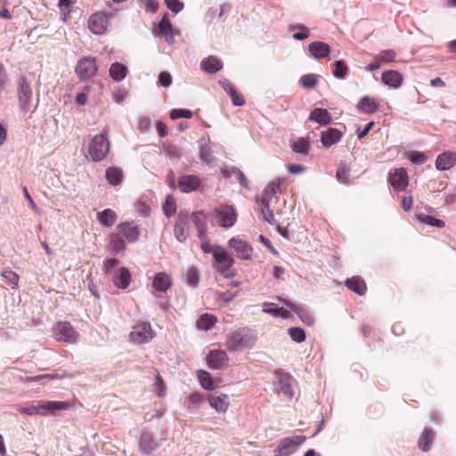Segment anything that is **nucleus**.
Returning <instances> with one entry per match:
<instances>
[{"instance_id":"obj_46","label":"nucleus","mask_w":456,"mask_h":456,"mask_svg":"<svg viewBox=\"0 0 456 456\" xmlns=\"http://www.w3.org/2000/svg\"><path fill=\"white\" fill-rule=\"evenodd\" d=\"M292 149L297 153L306 155L308 153L309 145L305 139L299 138L293 142Z\"/></svg>"},{"instance_id":"obj_13","label":"nucleus","mask_w":456,"mask_h":456,"mask_svg":"<svg viewBox=\"0 0 456 456\" xmlns=\"http://www.w3.org/2000/svg\"><path fill=\"white\" fill-rule=\"evenodd\" d=\"M32 89L29 84L23 78L19 81L18 98L20 107L23 111H28L30 107Z\"/></svg>"},{"instance_id":"obj_35","label":"nucleus","mask_w":456,"mask_h":456,"mask_svg":"<svg viewBox=\"0 0 456 456\" xmlns=\"http://www.w3.org/2000/svg\"><path fill=\"white\" fill-rule=\"evenodd\" d=\"M127 74V68L121 63L115 62L112 63L110 68V76L112 79L116 81L123 80Z\"/></svg>"},{"instance_id":"obj_1","label":"nucleus","mask_w":456,"mask_h":456,"mask_svg":"<svg viewBox=\"0 0 456 456\" xmlns=\"http://www.w3.org/2000/svg\"><path fill=\"white\" fill-rule=\"evenodd\" d=\"M256 335L248 328H241L229 334L225 346L229 351H239L255 345Z\"/></svg>"},{"instance_id":"obj_49","label":"nucleus","mask_w":456,"mask_h":456,"mask_svg":"<svg viewBox=\"0 0 456 456\" xmlns=\"http://www.w3.org/2000/svg\"><path fill=\"white\" fill-rule=\"evenodd\" d=\"M334 70H333V75L334 77H338V78H344L347 73V67L346 65L344 63L343 61H336L334 62Z\"/></svg>"},{"instance_id":"obj_8","label":"nucleus","mask_w":456,"mask_h":456,"mask_svg":"<svg viewBox=\"0 0 456 456\" xmlns=\"http://www.w3.org/2000/svg\"><path fill=\"white\" fill-rule=\"evenodd\" d=\"M190 214L186 210H181L178 213L177 220L175 224V236L176 240L180 242H183L188 235L190 231Z\"/></svg>"},{"instance_id":"obj_25","label":"nucleus","mask_w":456,"mask_h":456,"mask_svg":"<svg viewBox=\"0 0 456 456\" xmlns=\"http://www.w3.org/2000/svg\"><path fill=\"white\" fill-rule=\"evenodd\" d=\"M341 136L342 134L339 130L336 128H328L327 130L322 132L321 141L326 148H329L338 142L341 139Z\"/></svg>"},{"instance_id":"obj_17","label":"nucleus","mask_w":456,"mask_h":456,"mask_svg":"<svg viewBox=\"0 0 456 456\" xmlns=\"http://www.w3.org/2000/svg\"><path fill=\"white\" fill-rule=\"evenodd\" d=\"M228 245L231 248L234 249L238 257L242 259H249L252 253L251 247L244 240L239 238H232Z\"/></svg>"},{"instance_id":"obj_48","label":"nucleus","mask_w":456,"mask_h":456,"mask_svg":"<svg viewBox=\"0 0 456 456\" xmlns=\"http://www.w3.org/2000/svg\"><path fill=\"white\" fill-rule=\"evenodd\" d=\"M289 334L295 342L301 343L305 339V333L303 329L293 327L289 329Z\"/></svg>"},{"instance_id":"obj_62","label":"nucleus","mask_w":456,"mask_h":456,"mask_svg":"<svg viewBox=\"0 0 456 456\" xmlns=\"http://www.w3.org/2000/svg\"><path fill=\"white\" fill-rule=\"evenodd\" d=\"M229 95L231 96L232 103L235 106L244 105L245 100H244L243 96L240 94H239L235 88L233 90H232L231 92H229Z\"/></svg>"},{"instance_id":"obj_36","label":"nucleus","mask_w":456,"mask_h":456,"mask_svg":"<svg viewBox=\"0 0 456 456\" xmlns=\"http://www.w3.org/2000/svg\"><path fill=\"white\" fill-rule=\"evenodd\" d=\"M192 221L197 228L198 237L200 240H203L206 235V218L201 212L193 214Z\"/></svg>"},{"instance_id":"obj_23","label":"nucleus","mask_w":456,"mask_h":456,"mask_svg":"<svg viewBox=\"0 0 456 456\" xmlns=\"http://www.w3.org/2000/svg\"><path fill=\"white\" fill-rule=\"evenodd\" d=\"M379 102L369 96H363L361 98L357 104V109L361 113L363 114H373L379 110Z\"/></svg>"},{"instance_id":"obj_30","label":"nucleus","mask_w":456,"mask_h":456,"mask_svg":"<svg viewBox=\"0 0 456 456\" xmlns=\"http://www.w3.org/2000/svg\"><path fill=\"white\" fill-rule=\"evenodd\" d=\"M159 29L160 34L165 37L166 42L168 45H172L175 42L173 36L172 26L167 16H164L159 23Z\"/></svg>"},{"instance_id":"obj_27","label":"nucleus","mask_w":456,"mask_h":456,"mask_svg":"<svg viewBox=\"0 0 456 456\" xmlns=\"http://www.w3.org/2000/svg\"><path fill=\"white\" fill-rule=\"evenodd\" d=\"M381 78L382 82L391 88L400 87L403 82L402 75L395 70L383 72Z\"/></svg>"},{"instance_id":"obj_5","label":"nucleus","mask_w":456,"mask_h":456,"mask_svg":"<svg viewBox=\"0 0 456 456\" xmlns=\"http://www.w3.org/2000/svg\"><path fill=\"white\" fill-rule=\"evenodd\" d=\"M305 440V437L301 436H294L282 439L274 451L275 456H289L293 454Z\"/></svg>"},{"instance_id":"obj_41","label":"nucleus","mask_w":456,"mask_h":456,"mask_svg":"<svg viewBox=\"0 0 456 456\" xmlns=\"http://www.w3.org/2000/svg\"><path fill=\"white\" fill-rule=\"evenodd\" d=\"M197 376L203 388H205L206 390L214 389L213 380L210 377V374L208 371L200 370L197 371Z\"/></svg>"},{"instance_id":"obj_18","label":"nucleus","mask_w":456,"mask_h":456,"mask_svg":"<svg viewBox=\"0 0 456 456\" xmlns=\"http://www.w3.org/2000/svg\"><path fill=\"white\" fill-rule=\"evenodd\" d=\"M456 164V153L447 151L436 157V167L437 170L445 171L451 169Z\"/></svg>"},{"instance_id":"obj_12","label":"nucleus","mask_w":456,"mask_h":456,"mask_svg":"<svg viewBox=\"0 0 456 456\" xmlns=\"http://www.w3.org/2000/svg\"><path fill=\"white\" fill-rule=\"evenodd\" d=\"M69 404L61 401H37L39 415H53L57 411L69 409Z\"/></svg>"},{"instance_id":"obj_61","label":"nucleus","mask_w":456,"mask_h":456,"mask_svg":"<svg viewBox=\"0 0 456 456\" xmlns=\"http://www.w3.org/2000/svg\"><path fill=\"white\" fill-rule=\"evenodd\" d=\"M201 241V249L204 253H212L213 254V256L215 257V250L216 248H223L222 247L220 246H212L208 240H207V236L205 235V238L203 239V240H200Z\"/></svg>"},{"instance_id":"obj_57","label":"nucleus","mask_w":456,"mask_h":456,"mask_svg":"<svg viewBox=\"0 0 456 456\" xmlns=\"http://www.w3.org/2000/svg\"><path fill=\"white\" fill-rule=\"evenodd\" d=\"M337 179L339 183H346L349 178L348 169L345 166H339L336 173Z\"/></svg>"},{"instance_id":"obj_64","label":"nucleus","mask_w":456,"mask_h":456,"mask_svg":"<svg viewBox=\"0 0 456 456\" xmlns=\"http://www.w3.org/2000/svg\"><path fill=\"white\" fill-rule=\"evenodd\" d=\"M232 172V175H234V177L237 179V181L240 183V184L241 186L248 187V181H247L245 175L242 173V171H240L237 167H233Z\"/></svg>"},{"instance_id":"obj_31","label":"nucleus","mask_w":456,"mask_h":456,"mask_svg":"<svg viewBox=\"0 0 456 456\" xmlns=\"http://www.w3.org/2000/svg\"><path fill=\"white\" fill-rule=\"evenodd\" d=\"M288 307L290 308L291 311L296 313L297 316L301 319V321L306 325H313L314 320L312 314L305 308H302L295 304L286 302L285 303Z\"/></svg>"},{"instance_id":"obj_53","label":"nucleus","mask_w":456,"mask_h":456,"mask_svg":"<svg viewBox=\"0 0 456 456\" xmlns=\"http://www.w3.org/2000/svg\"><path fill=\"white\" fill-rule=\"evenodd\" d=\"M261 212L264 221L267 222L270 224H273L274 223V217L270 205L261 204Z\"/></svg>"},{"instance_id":"obj_44","label":"nucleus","mask_w":456,"mask_h":456,"mask_svg":"<svg viewBox=\"0 0 456 456\" xmlns=\"http://www.w3.org/2000/svg\"><path fill=\"white\" fill-rule=\"evenodd\" d=\"M163 212L167 216H172L176 210L175 200L172 195H167L163 204Z\"/></svg>"},{"instance_id":"obj_60","label":"nucleus","mask_w":456,"mask_h":456,"mask_svg":"<svg viewBox=\"0 0 456 456\" xmlns=\"http://www.w3.org/2000/svg\"><path fill=\"white\" fill-rule=\"evenodd\" d=\"M154 386L157 390V395L159 397H163L166 395V387H165L164 381H163L162 378L159 376V374H158L156 376Z\"/></svg>"},{"instance_id":"obj_16","label":"nucleus","mask_w":456,"mask_h":456,"mask_svg":"<svg viewBox=\"0 0 456 456\" xmlns=\"http://www.w3.org/2000/svg\"><path fill=\"white\" fill-rule=\"evenodd\" d=\"M119 233L125 237L127 242H135L140 235L138 225L134 222H125L118 225Z\"/></svg>"},{"instance_id":"obj_40","label":"nucleus","mask_w":456,"mask_h":456,"mask_svg":"<svg viewBox=\"0 0 456 456\" xmlns=\"http://www.w3.org/2000/svg\"><path fill=\"white\" fill-rule=\"evenodd\" d=\"M106 178L111 185L116 186L121 183L123 173L119 168L109 167L106 170Z\"/></svg>"},{"instance_id":"obj_10","label":"nucleus","mask_w":456,"mask_h":456,"mask_svg":"<svg viewBox=\"0 0 456 456\" xmlns=\"http://www.w3.org/2000/svg\"><path fill=\"white\" fill-rule=\"evenodd\" d=\"M388 182L395 191H404L409 183L406 170L403 167H398L391 170L388 174Z\"/></svg>"},{"instance_id":"obj_33","label":"nucleus","mask_w":456,"mask_h":456,"mask_svg":"<svg viewBox=\"0 0 456 456\" xmlns=\"http://www.w3.org/2000/svg\"><path fill=\"white\" fill-rule=\"evenodd\" d=\"M434 438L435 434L433 430L429 428H426L419 439V447L423 452H428L431 448Z\"/></svg>"},{"instance_id":"obj_34","label":"nucleus","mask_w":456,"mask_h":456,"mask_svg":"<svg viewBox=\"0 0 456 456\" xmlns=\"http://www.w3.org/2000/svg\"><path fill=\"white\" fill-rule=\"evenodd\" d=\"M346 285L349 289L361 296L363 295L366 291L365 282L360 277H353L351 279H347Z\"/></svg>"},{"instance_id":"obj_14","label":"nucleus","mask_w":456,"mask_h":456,"mask_svg":"<svg viewBox=\"0 0 456 456\" xmlns=\"http://www.w3.org/2000/svg\"><path fill=\"white\" fill-rule=\"evenodd\" d=\"M107 26L108 17L103 12H96L89 18L88 28L94 34H103L107 29Z\"/></svg>"},{"instance_id":"obj_56","label":"nucleus","mask_w":456,"mask_h":456,"mask_svg":"<svg viewBox=\"0 0 456 456\" xmlns=\"http://www.w3.org/2000/svg\"><path fill=\"white\" fill-rule=\"evenodd\" d=\"M167 7L173 12H179L183 9V3L180 0H165Z\"/></svg>"},{"instance_id":"obj_15","label":"nucleus","mask_w":456,"mask_h":456,"mask_svg":"<svg viewBox=\"0 0 456 456\" xmlns=\"http://www.w3.org/2000/svg\"><path fill=\"white\" fill-rule=\"evenodd\" d=\"M228 356L224 350L214 349L207 356L208 366L211 369H220L228 362Z\"/></svg>"},{"instance_id":"obj_3","label":"nucleus","mask_w":456,"mask_h":456,"mask_svg":"<svg viewBox=\"0 0 456 456\" xmlns=\"http://www.w3.org/2000/svg\"><path fill=\"white\" fill-rule=\"evenodd\" d=\"M53 337L58 341L74 344L77 341L78 333L69 322H60L53 329Z\"/></svg>"},{"instance_id":"obj_55","label":"nucleus","mask_w":456,"mask_h":456,"mask_svg":"<svg viewBox=\"0 0 456 456\" xmlns=\"http://www.w3.org/2000/svg\"><path fill=\"white\" fill-rule=\"evenodd\" d=\"M408 159L413 163L417 165H421L426 162L427 157L423 152L419 151H412L409 153Z\"/></svg>"},{"instance_id":"obj_29","label":"nucleus","mask_w":456,"mask_h":456,"mask_svg":"<svg viewBox=\"0 0 456 456\" xmlns=\"http://www.w3.org/2000/svg\"><path fill=\"white\" fill-rule=\"evenodd\" d=\"M200 67L203 70L209 74H214L219 71L223 68V62L220 59L209 56L204 60H202L200 63Z\"/></svg>"},{"instance_id":"obj_37","label":"nucleus","mask_w":456,"mask_h":456,"mask_svg":"<svg viewBox=\"0 0 456 456\" xmlns=\"http://www.w3.org/2000/svg\"><path fill=\"white\" fill-rule=\"evenodd\" d=\"M98 220L102 224L111 227L116 223L117 215L112 209L107 208L98 213Z\"/></svg>"},{"instance_id":"obj_50","label":"nucleus","mask_w":456,"mask_h":456,"mask_svg":"<svg viewBox=\"0 0 456 456\" xmlns=\"http://www.w3.org/2000/svg\"><path fill=\"white\" fill-rule=\"evenodd\" d=\"M300 84L305 88H313L317 85V77L314 74H306L301 77Z\"/></svg>"},{"instance_id":"obj_24","label":"nucleus","mask_w":456,"mask_h":456,"mask_svg":"<svg viewBox=\"0 0 456 456\" xmlns=\"http://www.w3.org/2000/svg\"><path fill=\"white\" fill-rule=\"evenodd\" d=\"M130 281L131 274L126 268L121 267L115 272L113 276V283L116 287L123 289H126L130 284Z\"/></svg>"},{"instance_id":"obj_32","label":"nucleus","mask_w":456,"mask_h":456,"mask_svg":"<svg viewBox=\"0 0 456 456\" xmlns=\"http://www.w3.org/2000/svg\"><path fill=\"white\" fill-rule=\"evenodd\" d=\"M159 446L152 435L143 433L140 438V448L144 453H150Z\"/></svg>"},{"instance_id":"obj_26","label":"nucleus","mask_w":456,"mask_h":456,"mask_svg":"<svg viewBox=\"0 0 456 456\" xmlns=\"http://www.w3.org/2000/svg\"><path fill=\"white\" fill-rule=\"evenodd\" d=\"M309 52L314 58L321 59L330 53V48L328 44L316 41L309 45Z\"/></svg>"},{"instance_id":"obj_51","label":"nucleus","mask_w":456,"mask_h":456,"mask_svg":"<svg viewBox=\"0 0 456 456\" xmlns=\"http://www.w3.org/2000/svg\"><path fill=\"white\" fill-rule=\"evenodd\" d=\"M192 117V112L190 110L185 109H175L170 111V118L172 119L177 118H191Z\"/></svg>"},{"instance_id":"obj_20","label":"nucleus","mask_w":456,"mask_h":456,"mask_svg":"<svg viewBox=\"0 0 456 456\" xmlns=\"http://www.w3.org/2000/svg\"><path fill=\"white\" fill-rule=\"evenodd\" d=\"M281 183L278 180L272 181L270 183L263 191L260 203L267 204L271 206L272 201L273 200L275 195L280 190Z\"/></svg>"},{"instance_id":"obj_43","label":"nucleus","mask_w":456,"mask_h":456,"mask_svg":"<svg viewBox=\"0 0 456 456\" xmlns=\"http://www.w3.org/2000/svg\"><path fill=\"white\" fill-rule=\"evenodd\" d=\"M199 281L200 272L195 267H190L185 274V282L191 287H195L199 284Z\"/></svg>"},{"instance_id":"obj_58","label":"nucleus","mask_w":456,"mask_h":456,"mask_svg":"<svg viewBox=\"0 0 456 456\" xmlns=\"http://www.w3.org/2000/svg\"><path fill=\"white\" fill-rule=\"evenodd\" d=\"M172 84V77L168 72L162 71L159 75L158 86L168 87Z\"/></svg>"},{"instance_id":"obj_28","label":"nucleus","mask_w":456,"mask_h":456,"mask_svg":"<svg viewBox=\"0 0 456 456\" xmlns=\"http://www.w3.org/2000/svg\"><path fill=\"white\" fill-rule=\"evenodd\" d=\"M309 120L320 125H328L331 122V115L326 109L315 108L311 111Z\"/></svg>"},{"instance_id":"obj_39","label":"nucleus","mask_w":456,"mask_h":456,"mask_svg":"<svg viewBox=\"0 0 456 456\" xmlns=\"http://www.w3.org/2000/svg\"><path fill=\"white\" fill-rule=\"evenodd\" d=\"M216 322V318L213 314H204L197 321V327L200 330H208Z\"/></svg>"},{"instance_id":"obj_59","label":"nucleus","mask_w":456,"mask_h":456,"mask_svg":"<svg viewBox=\"0 0 456 456\" xmlns=\"http://www.w3.org/2000/svg\"><path fill=\"white\" fill-rule=\"evenodd\" d=\"M164 150L166 154L170 158H179L181 155V150L173 144H164Z\"/></svg>"},{"instance_id":"obj_47","label":"nucleus","mask_w":456,"mask_h":456,"mask_svg":"<svg viewBox=\"0 0 456 456\" xmlns=\"http://www.w3.org/2000/svg\"><path fill=\"white\" fill-rule=\"evenodd\" d=\"M202 403H203V397L201 395H200L198 393L191 394L187 397V406H188L189 410H191V409L194 410V409L199 408Z\"/></svg>"},{"instance_id":"obj_4","label":"nucleus","mask_w":456,"mask_h":456,"mask_svg":"<svg viewBox=\"0 0 456 456\" xmlns=\"http://www.w3.org/2000/svg\"><path fill=\"white\" fill-rule=\"evenodd\" d=\"M215 260L217 264V270L224 277L230 278L234 275L232 269L233 259L228 256L224 248H216L215 250Z\"/></svg>"},{"instance_id":"obj_45","label":"nucleus","mask_w":456,"mask_h":456,"mask_svg":"<svg viewBox=\"0 0 456 456\" xmlns=\"http://www.w3.org/2000/svg\"><path fill=\"white\" fill-rule=\"evenodd\" d=\"M396 57V53L394 50H383L376 57L375 60L379 62H393Z\"/></svg>"},{"instance_id":"obj_63","label":"nucleus","mask_w":456,"mask_h":456,"mask_svg":"<svg viewBox=\"0 0 456 456\" xmlns=\"http://www.w3.org/2000/svg\"><path fill=\"white\" fill-rule=\"evenodd\" d=\"M2 276L4 277L11 284L17 286L19 282V276L11 270H5L2 273Z\"/></svg>"},{"instance_id":"obj_7","label":"nucleus","mask_w":456,"mask_h":456,"mask_svg":"<svg viewBox=\"0 0 456 456\" xmlns=\"http://www.w3.org/2000/svg\"><path fill=\"white\" fill-rule=\"evenodd\" d=\"M98 68L95 59L92 57H84L80 59L76 66L75 71L82 80L89 79L94 77Z\"/></svg>"},{"instance_id":"obj_42","label":"nucleus","mask_w":456,"mask_h":456,"mask_svg":"<svg viewBox=\"0 0 456 456\" xmlns=\"http://www.w3.org/2000/svg\"><path fill=\"white\" fill-rule=\"evenodd\" d=\"M417 219L423 224H428L430 226L438 227V228H443L445 225V224L443 220L437 219L431 216L418 215Z\"/></svg>"},{"instance_id":"obj_19","label":"nucleus","mask_w":456,"mask_h":456,"mask_svg":"<svg viewBox=\"0 0 456 456\" xmlns=\"http://www.w3.org/2000/svg\"><path fill=\"white\" fill-rule=\"evenodd\" d=\"M208 399L210 406L217 412L224 413L230 406L229 397L225 394L209 395Z\"/></svg>"},{"instance_id":"obj_54","label":"nucleus","mask_w":456,"mask_h":456,"mask_svg":"<svg viewBox=\"0 0 456 456\" xmlns=\"http://www.w3.org/2000/svg\"><path fill=\"white\" fill-rule=\"evenodd\" d=\"M17 411L22 414L35 416L39 415V409L37 408V402L29 406H19Z\"/></svg>"},{"instance_id":"obj_9","label":"nucleus","mask_w":456,"mask_h":456,"mask_svg":"<svg viewBox=\"0 0 456 456\" xmlns=\"http://www.w3.org/2000/svg\"><path fill=\"white\" fill-rule=\"evenodd\" d=\"M236 219L235 210L230 206H220L216 211V221L222 227H232Z\"/></svg>"},{"instance_id":"obj_2","label":"nucleus","mask_w":456,"mask_h":456,"mask_svg":"<svg viewBox=\"0 0 456 456\" xmlns=\"http://www.w3.org/2000/svg\"><path fill=\"white\" fill-rule=\"evenodd\" d=\"M110 151V142L102 134L94 135L88 148L89 157L93 161L102 160Z\"/></svg>"},{"instance_id":"obj_21","label":"nucleus","mask_w":456,"mask_h":456,"mask_svg":"<svg viewBox=\"0 0 456 456\" xmlns=\"http://www.w3.org/2000/svg\"><path fill=\"white\" fill-rule=\"evenodd\" d=\"M200 183L198 176L189 175L179 178L178 185L183 192H190L195 191Z\"/></svg>"},{"instance_id":"obj_38","label":"nucleus","mask_w":456,"mask_h":456,"mask_svg":"<svg viewBox=\"0 0 456 456\" xmlns=\"http://www.w3.org/2000/svg\"><path fill=\"white\" fill-rule=\"evenodd\" d=\"M109 248L113 254L118 255L125 251L126 243L119 236L113 234L110 239Z\"/></svg>"},{"instance_id":"obj_52","label":"nucleus","mask_w":456,"mask_h":456,"mask_svg":"<svg viewBox=\"0 0 456 456\" xmlns=\"http://www.w3.org/2000/svg\"><path fill=\"white\" fill-rule=\"evenodd\" d=\"M199 155H200V159L202 162H204L208 165L211 164V162L213 160L212 151L208 146H207V145L201 146Z\"/></svg>"},{"instance_id":"obj_11","label":"nucleus","mask_w":456,"mask_h":456,"mask_svg":"<svg viewBox=\"0 0 456 456\" xmlns=\"http://www.w3.org/2000/svg\"><path fill=\"white\" fill-rule=\"evenodd\" d=\"M295 387L296 381L291 376L281 374L278 377L276 384L278 393L282 394L288 398H292L295 395Z\"/></svg>"},{"instance_id":"obj_6","label":"nucleus","mask_w":456,"mask_h":456,"mask_svg":"<svg viewBox=\"0 0 456 456\" xmlns=\"http://www.w3.org/2000/svg\"><path fill=\"white\" fill-rule=\"evenodd\" d=\"M129 337L133 343L143 344L152 339L154 332L150 323L141 322L133 327Z\"/></svg>"},{"instance_id":"obj_22","label":"nucleus","mask_w":456,"mask_h":456,"mask_svg":"<svg viewBox=\"0 0 456 456\" xmlns=\"http://www.w3.org/2000/svg\"><path fill=\"white\" fill-rule=\"evenodd\" d=\"M172 285L169 275L165 272L158 273L152 281V287L160 292H166Z\"/></svg>"}]
</instances>
